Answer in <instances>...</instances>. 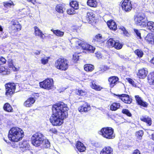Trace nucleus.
I'll list each match as a JSON object with an SVG mask.
<instances>
[{"label":"nucleus","instance_id":"5","mask_svg":"<svg viewBox=\"0 0 154 154\" xmlns=\"http://www.w3.org/2000/svg\"><path fill=\"white\" fill-rule=\"evenodd\" d=\"M135 23L138 26L143 27L146 26L148 22L147 17L143 14H138L134 16Z\"/></svg>","mask_w":154,"mask_h":154},{"label":"nucleus","instance_id":"50","mask_svg":"<svg viewBox=\"0 0 154 154\" xmlns=\"http://www.w3.org/2000/svg\"><path fill=\"white\" fill-rule=\"evenodd\" d=\"M148 103L146 102L143 100L140 102V103L138 104V105L144 107H147L148 106Z\"/></svg>","mask_w":154,"mask_h":154},{"label":"nucleus","instance_id":"47","mask_svg":"<svg viewBox=\"0 0 154 154\" xmlns=\"http://www.w3.org/2000/svg\"><path fill=\"white\" fill-rule=\"evenodd\" d=\"M74 9L73 8L68 9L67 11V13L69 15L74 14L75 13Z\"/></svg>","mask_w":154,"mask_h":154},{"label":"nucleus","instance_id":"26","mask_svg":"<svg viewBox=\"0 0 154 154\" xmlns=\"http://www.w3.org/2000/svg\"><path fill=\"white\" fill-rule=\"evenodd\" d=\"M87 4L91 7H96L97 5V2L96 0H88Z\"/></svg>","mask_w":154,"mask_h":154},{"label":"nucleus","instance_id":"61","mask_svg":"<svg viewBox=\"0 0 154 154\" xmlns=\"http://www.w3.org/2000/svg\"><path fill=\"white\" fill-rule=\"evenodd\" d=\"M27 1L29 2H31L32 3L33 5L35 4V3L36 2L35 0H27Z\"/></svg>","mask_w":154,"mask_h":154},{"label":"nucleus","instance_id":"24","mask_svg":"<svg viewBox=\"0 0 154 154\" xmlns=\"http://www.w3.org/2000/svg\"><path fill=\"white\" fill-rule=\"evenodd\" d=\"M12 27L13 29L14 32H15L21 30V25L20 24H18L17 22V23H13Z\"/></svg>","mask_w":154,"mask_h":154},{"label":"nucleus","instance_id":"21","mask_svg":"<svg viewBox=\"0 0 154 154\" xmlns=\"http://www.w3.org/2000/svg\"><path fill=\"white\" fill-rule=\"evenodd\" d=\"M35 99L32 97H30L27 99L24 103V105L26 107H30L35 103Z\"/></svg>","mask_w":154,"mask_h":154},{"label":"nucleus","instance_id":"62","mask_svg":"<svg viewBox=\"0 0 154 154\" xmlns=\"http://www.w3.org/2000/svg\"><path fill=\"white\" fill-rule=\"evenodd\" d=\"M96 56L97 58H100L101 57V55L100 54V53L97 52L96 54Z\"/></svg>","mask_w":154,"mask_h":154},{"label":"nucleus","instance_id":"64","mask_svg":"<svg viewBox=\"0 0 154 154\" xmlns=\"http://www.w3.org/2000/svg\"><path fill=\"white\" fill-rule=\"evenodd\" d=\"M151 63L154 64V58H153L150 61Z\"/></svg>","mask_w":154,"mask_h":154},{"label":"nucleus","instance_id":"45","mask_svg":"<svg viewBox=\"0 0 154 154\" xmlns=\"http://www.w3.org/2000/svg\"><path fill=\"white\" fill-rule=\"evenodd\" d=\"M123 113L127 115V116L131 117V114L130 112L128 110L126 109H123L122 111Z\"/></svg>","mask_w":154,"mask_h":154},{"label":"nucleus","instance_id":"3","mask_svg":"<svg viewBox=\"0 0 154 154\" xmlns=\"http://www.w3.org/2000/svg\"><path fill=\"white\" fill-rule=\"evenodd\" d=\"M99 134L103 137L107 139H113L115 136L113 129L111 127L103 128L99 131Z\"/></svg>","mask_w":154,"mask_h":154},{"label":"nucleus","instance_id":"23","mask_svg":"<svg viewBox=\"0 0 154 154\" xmlns=\"http://www.w3.org/2000/svg\"><path fill=\"white\" fill-rule=\"evenodd\" d=\"M147 79L150 85H154V72H151L148 75Z\"/></svg>","mask_w":154,"mask_h":154},{"label":"nucleus","instance_id":"32","mask_svg":"<svg viewBox=\"0 0 154 154\" xmlns=\"http://www.w3.org/2000/svg\"><path fill=\"white\" fill-rule=\"evenodd\" d=\"M94 39L96 41L100 43L103 42L104 40L102 35L100 34H98L96 35L95 36Z\"/></svg>","mask_w":154,"mask_h":154},{"label":"nucleus","instance_id":"29","mask_svg":"<svg viewBox=\"0 0 154 154\" xmlns=\"http://www.w3.org/2000/svg\"><path fill=\"white\" fill-rule=\"evenodd\" d=\"M94 68V66L90 64H86L84 66L85 70L87 71L91 72Z\"/></svg>","mask_w":154,"mask_h":154},{"label":"nucleus","instance_id":"6","mask_svg":"<svg viewBox=\"0 0 154 154\" xmlns=\"http://www.w3.org/2000/svg\"><path fill=\"white\" fill-rule=\"evenodd\" d=\"M76 47L79 48L81 47L83 50L88 51L90 52L93 53L95 50V48L92 46L87 44L86 42L79 39L75 41Z\"/></svg>","mask_w":154,"mask_h":154},{"label":"nucleus","instance_id":"58","mask_svg":"<svg viewBox=\"0 0 154 154\" xmlns=\"http://www.w3.org/2000/svg\"><path fill=\"white\" fill-rule=\"evenodd\" d=\"M133 154H140V151L138 149L134 150Z\"/></svg>","mask_w":154,"mask_h":154},{"label":"nucleus","instance_id":"52","mask_svg":"<svg viewBox=\"0 0 154 154\" xmlns=\"http://www.w3.org/2000/svg\"><path fill=\"white\" fill-rule=\"evenodd\" d=\"M79 57V56L78 55V54L75 53L73 54L72 58L75 61H77L78 60Z\"/></svg>","mask_w":154,"mask_h":154},{"label":"nucleus","instance_id":"11","mask_svg":"<svg viewBox=\"0 0 154 154\" xmlns=\"http://www.w3.org/2000/svg\"><path fill=\"white\" fill-rule=\"evenodd\" d=\"M117 96H118L119 98L125 103L130 104L132 102V99L127 94H122L117 95Z\"/></svg>","mask_w":154,"mask_h":154},{"label":"nucleus","instance_id":"13","mask_svg":"<svg viewBox=\"0 0 154 154\" xmlns=\"http://www.w3.org/2000/svg\"><path fill=\"white\" fill-rule=\"evenodd\" d=\"M119 79L117 76H112L110 77L108 79L109 85L111 88H113L116 84Z\"/></svg>","mask_w":154,"mask_h":154},{"label":"nucleus","instance_id":"60","mask_svg":"<svg viewBox=\"0 0 154 154\" xmlns=\"http://www.w3.org/2000/svg\"><path fill=\"white\" fill-rule=\"evenodd\" d=\"M50 131L54 133H56L57 132V130L55 128L51 129Z\"/></svg>","mask_w":154,"mask_h":154},{"label":"nucleus","instance_id":"25","mask_svg":"<svg viewBox=\"0 0 154 154\" xmlns=\"http://www.w3.org/2000/svg\"><path fill=\"white\" fill-rule=\"evenodd\" d=\"M4 109L8 112H12L13 110L11 105L8 103H5L3 106Z\"/></svg>","mask_w":154,"mask_h":154},{"label":"nucleus","instance_id":"18","mask_svg":"<svg viewBox=\"0 0 154 154\" xmlns=\"http://www.w3.org/2000/svg\"><path fill=\"white\" fill-rule=\"evenodd\" d=\"M19 147L23 151L28 149L29 147V144L26 142H20L19 144Z\"/></svg>","mask_w":154,"mask_h":154},{"label":"nucleus","instance_id":"28","mask_svg":"<svg viewBox=\"0 0 154 154\" xmlns=\"http://www.w3.org/2000/svg\"><path fill=\"white\" fill-rule=\"evenodd\" d=\"M55 9L58 12L60 13H63L64 8L63 5L59 4L56 6Z\"/></svg>","mask_w":154,"mask_h":154},{"label":"nucleus","instance_id":"56","mask_svg":"<svg viewBox=\"0 0 154 154\" xmlns=\"http://www.w3.org/2000/svg\"><path fill=\"white\" fill-rule=\"evenodd\" d=\"M11 68H12V70L14 71H18L19 69V67L18 68H16L14 66H12Z\"/></svg>","mask_w":154,"mask_h":154},{"label":"nucleus","instance_id":"20","mask_svg":"<svg viewBox=\"0 0 154 154\" xmlns=\"http://www.w3.org/2000/svg\"><path fill=\"white\" fill-rule=\"evenodd\" d=\"M107 24L110 29L116 30L117 29V25L115 22L112 20H110L107 22Z\"/></svg>","mask_w":154,"mask_h":154},{"label":"nucleus","instance_id":"51","mask_svg":"<svg viewBox=\"0 0 154 154\" xmlns=\"http://www.w3.org/2000/svg\"><path fill=\"white\" fill-rule=\"evenodd\" d=\"M6 60L4 57H0V65H2L6 63Z\"/></svg>","mask_w":154,"mask_h":154},{"label":"nucleus","instance_id":"4","mask_svg":"<svg viewBox=\"0 0 154 154\" xmlns=\"http://www.w3.org/2000/svg\"><path fill=\"white\" fill-rule=\"evenodd\" d=\"M44 138V136L42 133H36L31 137L32 143L35 146H39L43 143Z\"/></svg>","mask_w":154,"mask_h":154},{"label":"nucleus","instance_id":"30","mask_svg":"<svg viewBox=\"0 0 154 154\" xmlns=\"http://www.w3.org/2000/svg\"><path fill=\"white\" fill-rule=\"evenodd\" d=\"M51 31L53 32L54 34L58 36L62 37L64 34V32L59 30H54L52 29Z\"/></svg>","mask_w":154,"mask_h":154},{"label":"nucleus","instance_id":"9","mask_svg":"<svg viewBox=\"0 0 154 154\" xmlns=\"http://www.w3.org/2000/svg\"><path fill=\"white\" fill-rule=\"evenodd\" d=\"M5 95L6 96H11L15 91L16 85L14 83H9L5 85Z\"/></svg>","mask_w":154,"mask_h":154},{"label":"nucleus","instance_id":"19","mask_svg":"<svg viewBox=\"0 0 154 154\" xmlns=\"http://www.w3.org/2000/svg\"><path fill=\"white\" fill-rule=\"evenodd\" d=\"M34 33L36 36H39L41 38L44 39L45 38V36L42 32L37 26L34 27Z\"/></svg>","mask_w":154,"mask_h":154},{"label":"nucleus","instance_id":"42","mask_svg":"<svg viewBox=\"0 0 154 154\" xmlns=\"http://www.w3.org/2000/svg\"><path fill=\"white\" fill-rule=\"evenodd\" d=\"M86 94L87 92L84 90H78L77 92V94L82 96L85 95Z\"/></svg>","mask_w":154,"mask_h":154},{"label":"nucleus","instance_id":"31","mask_svg":"<svg viewBox=\"0 0 154 154\" xmlns=\"http://www.w3.org/2000/svg\"><path fill=\"white\" fill-rule=\"evenodd\" d=\"M120 104L118 103H113L110 106V109L113 111H116L119 108Z\"/></svg>","mask_w":154,"mask_h":154},{"label":"nucleus","instance_id":"33","mask_svg":"<svg viewBox=\"0 0 154 154\" xmlns=\"http://www.w3.org/2000/svg\"><path fill=\"white\" fill-rule=\"evenodd\" d=\"M90 86L92 88L97 91H100L102 88L100 86L96 85L94 82L91 83Z\"/></svg>","mask_w":154,"mask_h":154},{"label":"nucleus","instance_id":"59","mask_svg":"<svg viewBox=\"0 0 154 154\" xmlns=\"http://www.w3.org/2000/svg\"><path fill=\"white\" fill-rule=\"evenodd\" d=\"M8 37V35L7 34H6V33L5 34V35H1L0 34V37L2 38V39L5 38H7Z\"/></svg>","mask_w":154,"mask_h":154},{"label":"nucleus","instance_id":"55","mask_svg":"<svg viewBox=\"0 0 154 154\" xmlns=\"http://www.w3.org/2000/svg\"><path fill=\"white\" fill-rule=\"evenodd\" d=\"M126 79L133 86L135 85L134 81L131 79L129 78H127Z\"/></svg>","mask_w":154,"mask_h":154},{"label":"nucleus","instance_id":"63","mask_svg":"<svg viewBox=\"0 0 154 154\" xmlns=\"http://www.w3.org/2000/svg\"><path fill=\"white\" fill-rule=\"evenodd\" d=\"M12 146L13 148H16L17 147V145L15 143H12L11 145Z\"/></svg>","mask_w":154,"mask_h":154},{"label":"nucleus","instance_id":"54","mask_svg":"<svg viewBox=\"0 0 154 154\" xmlns=\"http://www.w3.org/2000/svg\"><path fill=\"white\" fill-rule=\"evenodd\" d=\"M8 63L9 68H11L12 66H14L13 60H12L9 59L8 60Z\"/></svg>","mask_w":154,"mask_h":154},{"label":"nucleus","instance_id":"44","mask_svg":"<svg viewBox=\"0 0 154 154\" xmlns=\"http://www.w3.org/2000/svg\"><path fill=\"white\" fill-rule=\"evenodd\" d=\"M48 59L49 58L47 57L42 58L41 60V63L44 65L46 64L48 61Z\"/></svg>","mask_w":154,"mask_h":154},{"label":"nucleus","instance_id":"41","mask_svg":"<svg viewBox=\"0 0 154 154\" xmlns=\"http://www.w3.org/2000/svg\"><path fill=\"white\" fill-rule=\"evenodd\" d=\"M135 54L139 57H142L143 54V51L140 49H137L135 51Z\"/></svg>","mask_w":154,"mask_h":154},{"label":"nucleus","instance_id":"15","mask_svg":"<svg viewBox=\"0 0 154 154\" xmlns=\"http://www.w3.org/2000/svg\"><path fill=\"white\" fill-rule=\"evenodd\" d=\"M87 21L89 23H91L95 20V15L92 11L88 12L87 13Z\"/></svg>","mask_w":154,"mask_h":154},{"label":"nucleus","instance_id":"7","mask_svg":"<svg viewBox=\"0 0 154 154\" xmlns=\"http://www.w3.org/2000/svg\"><path fill=\"white\" fill-rule=\"evenodd\" d=\"M56 67L62 70H65L68 68V62L66 59H58L55 62Z\"/></svg>","mask_w":154,"mask_h":154},{"label":"nucleus","instance_id":"53","mask_svg":"<svg viewBox=\"0 0 154 154\" xmlns=\"http://www.w3.org/2000/svg\"><path fill=\"white\" fill-rule=\"evenodd\" d=\"M143 131L142 130H140L136 132V135L137 137H142L143 135Z\"/></svg>","mask_w":154,"mask_h":154},{"label":"nucleus","instance_id":"10","mask_svg":"<svg viewBox=\"0 0 154 154\" xmlns=\"http://www.w3.org/2000/svg\"><path fill=\"white\" fill-rule=\"evenodd\" d=\"M121 6L123 10L127 12L131 11L132 9L131 1L128 0H124Z\"/></svg>","mask_w":154,"mask_h":154},{"label":"nucleus","instance_id":"2","mask_svg":"<svg viewBox=\"0 0 154 154\" xmlns=\"http://www.w3.org/2000/svg\"><path fill=\"white\" fill-rule=\"evenodd\" d=\"M23 135V131L22 129L17 127H14L10 130L8 137L11 141L17 142L21 140Z\"/></svg>","mask_w":154,"mask_h":154},{"label":"nucleus","instance_id":"38","mask_svg":"<svg viewBox=\"0 0 154 154\" xmlns=\"http://www.w3.org/2000/svg\"><path fill=\"white\" fill-rule=\"evenodd\" d=\"M43 146L45 148H49L50 146V143L47 139H43V143H42Z\"/></svg>","mask_w":154,"mask_h":154},{"label":"nucleus","instance_id":"40","mask_svg":"<svg viewBox=\"0 0 154 154\" xmlns=\"http://www.w3.org/2000/svg\"><path fill=\"white\" fill-rule=\"evenodd\" d=\"M114 45L113 47L117 49H121L122 46V45L119 43V41L118 40H116Z\"/></svg>","mask_w":154,"mask_h":154},{"label":"nucleus","instance_id":"46","mask_svg":"<svg viewBox=\"0 0 154 154\" xmlns=\"http://www.w3.org/2000/svg\"><path fill=\"white\" fill-rule=\"evenodd\" d=\"M120 29L123 31L124 35L126 36L129 37L130 36L129 33L127 32V31L124 27H121L120 28Z\"/></svg>","mask_w":154,"mask_h":154},{"label":"nucleus","instance_id":"12","mask_svg":"<svg viewBox=\"0 0 154 154\" xmlns=\"http://www.w3.org/2000/svg\"><path fill=\"white\" fill-rule=\"evenodd\" d=\"M91 109V107L87 103H85L78 108L79 111L80 112H86Z\"/></svg>","mask_w":154,"mask_h":154},{"label":"nucleus","instance_id":"1","mask_svg":"<svg viewBox=\"0 0 154 154\" xmlns=\"http://www.w3.org/2000/svg\"><path fill=\"white\" fill-rule=\"evenodd\" d=\"M53 114L50 118L52 124L54 126H60L63 123V120L68 116L69 108L63 102L57 103L52 108Z\"/></svg>","mask_w":154,"mask_h":154},{"label":"nucleus","instance_id":"17","mask_svg":"<svg viewBox=\"0 0 154 154\" xmlns=\"http://www.w3.org/2000/svg\"><path fill=\"white\" fill-rule=\"evenodd\" d=\"M147 74V69L146 68H143L139 70L137 75L140 78L143 79L146 76Z\"/></svg>","mask_w":154,"mask_h":154},{"label":"nucleus","instance_id":"22","mask_svg":"<svg viewBox=\"0 0 154 154\" xmlns=\"http://www.w3.org/2000/svg\"><path fill=\"white\" fill-rule=\"evenodd\" d=\"M76 147L80 152H83L86 149V147L80 142H78L76 144Z\"/></svg>","mask_w":154,"mask_h":154},{"label":"nucleus","instance_id":"37","mask_svg":"<svg viewBox=\"0 0 154 154\" xmlns=\"http://www.w3.org/2000/svg\"><path fill=\"white\" fill-rule=\"evenodd\" d=\"M116 41L115 38H110L107 41V44L109 46L113 47Z\"/></svg>","mask_w":154,"mask_h":154},{"label":"nucleus","instance_id":"49","mask_svg":"<svg viewBox=\"0 0 154 154\" xmlns=\"http://www.w3.org/2000/svg\"><path fill=\"white\" fill-rule=\"evenodd\" d=\"M135 97L138 104L140 103V102L143 100L138 95H136L135 96Z\"/></svg>","mask_w":154,"mask_h":154},{"label":"nucleus","instance_id":"39","mask_svg":"<svg viewBox=\"0 0 154 154\" xmlns=\"http://www.w3.org/2000/svg\"><path fill=\"white\" fill-rule=\"evenodd\" d=\"M20 12H22L23 14L24 15H28L30 14V9L27 7L22 9Z\"/></svg>","mask_w":154,"mask_h":154},{"label":"nucleus","instance_id":"34","mask_svg":"<svg viewBox=\"0 0 154 154\" xmlns=\"http://www.w3.org/2000/svg\"><path fill=\"white\" fill-rule=\"evenodd\" d=\"M10 71L8 70V69L2 66L0 68V74L5 75L9 74Z\"/></svg>","mask_w":154,"mask_h":154},{"label":"nucleus","instance_id":"57","mask_svg":"<svg viewBox=\"0 0 154 154\" xmlns=\"http://www.w3.org/2000/svg\"><path fill=\"white\" fill-rule=\"evenodd\" d=\"M40 51L35 50L33 52V53L35 55H39L40 53Z\"/></svg>","mask_w":154,"mask_h":154},{"label":"nucleus","instance_id":"35","mask_svg":"<svg viewBox=\"0 0 154 154\" xmlns=\"http://www.w3.org/2000/svg\"><path fill=\"white\" fill-rule=\"evenodd\" d=\"M140 119L143 121L146 122L149 126L152 124V120L151 118L149 117H141Z\"/></svg>","mask_w":154,"mask_h":154},{"label":"nucleus","instance_id":"8","mask_svg":"<svg viewBox=\"0 0 154 154\" xmlns=\"http://www.w3.org/2000/svg\"><path fill=\"white\" fill-rule=\"evenodd\" d=\"M40 87L44 89L49 90L54 87V81L51 78L47 79L39 83Z\"/></svg>","mask_w":154,"mask_h":154},{"label":"nucleus","instance_id":"43","mask_svg":"<svg viewBox=\"0 0 154 154\" xmlns=\"http://www.w3.org/2000/svg\"><path fill=\"white\" fill-rule=\"evenodd\" d=\"M12 5H14V3L11 1H10L9 2H5L4 3V5L6 8L10 7Z\"/></svg>","mask_w":154,"mask_h":154},{"label":"nucleus","instance_id":"36","mask_svg":"<svg viewBox=\"0 0 154 154\" xmlns=\"http://www.w3.org/2000/svg\"><path fill=\"white\" fill-rule=\"evenodd\" d=\"M70 5L72 8L75 9H77L79 8L78 2L76 1L71 2L70 3Z\"/></svg>","mask_w":154,"mask_h":154},{"label":"nucleus","instance_id":"16","mask_svg":"<svg viewBox=\"0 0 154 154\" xmlns=\"http://www.w3.org/2000/svg\"><path fill=\"white\" fill-rule=\"evenodd\" d=\"M113 149L109 146H107L103 148L100 152V154H113Z\"/></svg>","mask_w":154,"mask_h":154},{"label":"nucleus","instance_id":"48","mask_svg":"<svg viewBox=\"0 0 154 154\" xmlns=\"http://www.w3.org/2000/svg\"><path fill=\"white\" fill-rule=\"evenodd\" d=\"M134 30L135 34H136L137 36L140 38H141V33L140 31L137 29H134Z\"/></svg>","mask_w":154,"mask_h":154},{"label":"nucleus","instance_id":"14","mask_svg":"<svg viewBox=\"0 0 154 154\" xmlns=\"http://www.w3.org/2000/svg\"><path fill=\"white\" fill-rule=\"evenodd\" d=\"M145 40L147 43L154 45V35L151 33L148 34L145 38Z\"/></svg>","mask_w":154,"mask_h":154},{"label":"nucleus","instance_id":"27","mask_svg":"<svg viewBox=\"0 0 154 154\" xmlns=\"http://www.w3.org/2000/svg\"><path fill=\"white\" fill-rule=\"evenodd\" d=\"M147 29L150 31L154 32V22L152 21L147 22L146 24Z\"/></svg>","mask_w":154,"mask_h":154}]
</instances>
